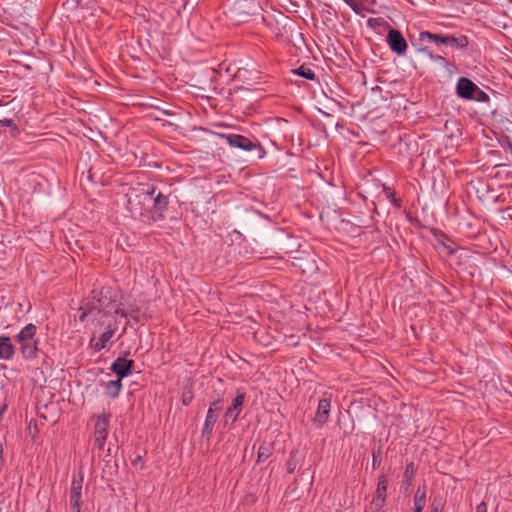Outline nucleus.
Returning <instances> with one entry per match:
<instances>
[{
	"instance_id": "nucleus-1",
	"label": "nucleus",
	"mask_w": 512,
	"mask_h": 512,
	"mask_svg": "<svg viewBox=\"0 0 512 512\" xmlns=\"http://www.w3.org/2000/svg\"><path fill=\"white\" fill-rule=\"evenodd\" d=\"M119 302V292L111 287H103L100 291H92V300L84 303L79 311L81 312L79 319L84 322L99 316L100 314L120 315L127 317L128 313L121 308Z\"/></svg>"
},
{
	"instance_id": "nucleus-2",
	"label": "nucleus",
	"mask_w": 512,
	"mask_h": 512,
	"mask_svg": "<svg viewBox=\"0 0 512 512\" xmlns=\"http://www.w3.org/2000/svg\"><path fill=\"white\" fill-rule=\"evenodd\" d=\"M92 326L91 338L89 341L90 347L95 352H100L104 349H109L110 341L118 330V322L115 316L110 314H100L97 317L85 319Z\"/></svg>"
},
{
	"instance_id": "nucleus-3",
	"label": "nucleus",
	"mask_w": 512,
	"mask_h": 512,
	"mask_svg": "<svg viewBox=\"0 0 512 512\" xmlns=\"http://www.w3.org/2000/svg\"><path fill=\"white\" fill-rule=\"evenodd\" d=\"M35 334L36 326L29 323L16 335V341L20 343V350L25 359H33L37 355L38 341Z\"/></svg>"
},
{
	"instance_id": "nucleus-4",
	"label": "nucleus",
	"mask_w": 512,
	"mask_h": 512,
	"mask_svg": "<svg viewBox=\"0 0 512 512\" xmlns=\"http://www.w3.org/2000/svg\"><path fill=\"white\" fill-rule=\"evenodd\" d=\"M456 94L466 100L482 101L487 95L470 79L460 77L456 84Z\"/></svg>"
},
{
	"instance_id": "nucleus-5",
	"label": "nucleus",
	"mask_w": 512,
	"mask_h": 512,
	"mask_svg": "<svg viewBox=\"0 0 512 512\" xmlns=\"http://www.w3.org/2000/svg\"><path fill=\"white\" fill-rule=\"evenodd\" d=\"M110 423V416L107 414H100L96 418L94 428V442L98 449H103L108 436V429Z\"/></svg>"
},
{
	"instance_id": "nucleus-6",
	"label": "nucleus",
	"mask_w": 512,
	"mask_h": 512,
	"mask_svg": "<svg viewBox=\"0 0 512 512\" xmlns=\"http://www.w3.org/2000/svg\"><path fill=\"white\" fill-rule=\"evenodd\" d=\"M388 485V477L385 474L380 475L375 496L371 501V508L376 512H381L385 506Z\"/></svg>"
},
{
	"instance_id": "nucleus-7",
	"label": "nucleus",
	"mask_w": 512,
	"mask_h": 512,
	"mask_svg": "<svg viewBox=\"0 0 512 512\" xmlns=\"http://www.w3.org/2000/svg\"><path fill=\"white\" fill-rule=\"evenodd\" d=\"M82 484H83V475L79 474V477L75 476L72 478L71 488H70V505L73 512H81L82 506Z\"/></svg>"
},
{
	"instance_id": "nucleus-8",
	"label": "nucleus",
	"mask_w": 512,
	"mask_h": 512,
	"mask_svg": "<svg viewBox=\"0 0 512 512\" xmlns=\"http://www.w3.org/2000/svg\"><path fill=\"white\" fill-rule=\"evenodd\" d=\"M330 409L331 395L327 396V394H325L318 402L317 411L313 419V423L316 428H321L327 423L330 415Z\"/></svg>"
},
{
	"instance_id": "nucleus-9",
	"label": "nucleus",
	"mask_w": 512,
	"mask_h": 512,
	"mask_svg": "<svg viewBox=\"0 0 512 512\" xmlns=\"http://www.w3.org/2000/svg\"><path fill=\"white\" fill-rule=\"evenodd\" d=\"M143 196L144 200H153L154 211L158 214V218H162L163 213L167 209L169 203L167 196L161 192L156 193V188L154 187H151L145 193H143Z\"/></svg>"
},
{
	"instance_id": "nucleus-10",
	"label": "nucleus",
	"mask_w": 512,
	"mask_h": 512,
	"mask_svg": "<svg viewBox=\"0 0 512 512\" xmlns=\"http://www.w3.org/2000/svg\"><path fill=\"white\" fill-rule=\"evenodd\" d=\"M246 393L243 390H237V395L232 400L230 407L226 410L224 417L225 422L230 420L232 423L236 422L240 412L243 409Z\"/></svg>"
},
{
	"instance_id": "nucleus-11",
	"label": "nucleus",
	"mask_w": 512,
	"mask_h": 512,
	"mask_svg": "<svg viewBox=\"0 0 512 512\" xmlns=\"http://www.w3.org/2000/svg\"><path fill=\"white\" fill-rule=\"evenodd\" d=\"M387 43L391 51L397 55H404L408 47L403 35L396 29H391L388 32Z\"/></svg>"
},
{
	"instance_id": "nucleus-12",
	"label": "nucleus",
	"mask_w": 512,
	"mask_h": 512,
	"mask_svg": "<svg viewBox=\"0 0 512 512\" xmlns=\"http://www.w3.org/2000/svg\"><path fill=\"white\" fill-rule=\"evenodd\" d=\"M231 147L239 148L244 151H252L258 147V143L239 134L222 135Z\"/></svg>"
},
{
	"instance_id": "nucleus-13",
	"label": "nucleus",
	"mask_w": 512,
	"mask_h": 512,
	"mask_svg": "<svg viewBox=\"0 0 512 512\" xmlns=\"http://www.w3.org/2000/svg\"><path fill=\"white\" fill-rule=\"evenodd\" d=\"M438 44H443L446 46H451L457 50H463L469 45V39L466 35H450V34H439L438 35Z\"/></svg>"
},
{
	"instance_id": "nucleus-14",
	"label": "nucleus",
	"mask_w": 512,
	"mask_h": 512,
	"mask_svg": "<svg viewBox=\"0 0 512 512\" xmlns=\"http://www.w3.org/2000/svg\"><path fill=\"white\" fill-rule=\"evenodd\" d=\"M438 35L429 31H422L419 33L418 39L413 46L416 47V51L420 54L428 53L430 43L438 44Z\"/></svg>"
},
{
	"instance_id": "nucleus-15",
	"label": "nucleus",
	"mask_w": 512,
	"mask_h": 512,
	"mask_svg": "<svg viewBox=\"0 0 512 512\" xmlns=\"http://www.w3.org/2000/svg\"><path fill=\"white\" fill-rule=\"evenodd\" d=\"M134 361L132 359H126L118 357L111 365V370L119 377V379L125 378L132 373V366Z\"/></svg>"
},
{
	"instance_id": "nucleus-16",
	"label": "nucleus",
	"mask_w": 512,
	"mask_h": 512,
	"mask_svg": "<svg viewBox=\"0 0 512 512\" xmlns=\"http://www.w3.org/2000/svg\"><path fill=\"white\" fill-rule=\"evenodd\" d=\"M218 402H213L207 410L206 419L202 429V435L209 437L219 416V408L214 407Z\"/></svg>"
},
{
	"instance_id": "nucleus-17",
	"label": "nucleus",
	"mask_w": 512,
	"mask_h": 512,
	"mask_svg": "<svg viewBox=\"0 0 512 512\" xmlns=\"http://www.w3.org/2000/svg\"><path fill=\"white\" fill-rule=\"evenodd\" d=\"M15 348L7 336H0V359L10 360L13 358Z\"/></svg>"
},
{
	"instance_id": "nucleus-18",
	"label": "nucleus",
	"mask_w": 512,
	"mask_h": 512,
	"mask_svg": "<svg viewBox=\"0 0 512 512\" xmlns=\"http://www.w3.org/2000/svg\"><path fill=\"white\" fill-rule=\"evenodd\" d=\"M426 505L425 487H419L414 495V512H423Z\"/></svg>"
},
{
	"instance_id": "nucleus-19",
	"label": "nucleus",
	"mask_w": 512,
	"mask_h": 512,
	"mask_svg": "<svg viewBox=\"0 0 512 512\" xmlns=\"http://www.w3.org/2000/svg\"><path fill=\"white\" fill-rule=\"evenodd\" d=\"M122 389L121 379L111 380L105 386V393L108 397L114 399L117 398Z\"/></svg>"
},
{
	"instance_id": "nucleus-20",
	"label": "nucleus",
	"mask_w": 512,
	"mask_h": 512,
	"mask_svg": "<svg viewBox=\"0 0 512 512\" xmlns=\"http://www.w3.org/2000/svg\"><path fill=\"white\" fill-rule=\"evenodd\" d=\"M274 446L273 443L264 441L261 443L258 449L257 462L261 463L266 461L273 453Z\"/></svg>"
},
{
	"instance_id": "nucleus-21",
	"label": "nucleus",
	"mask_w": 512,
	"mask_h": 512,
	"mask_svg": "<svg viewBox=\"0 0 512 512\" xmlns=\"http://www.w3.org/2000/svg\"><path fill=\"white\" fill-rule=\"evenodd\" d=\"M292 73L307 80H314L316 78L314 71L305 65H301L300 67L293 69Z\"/></svg>"
},
{
	"instance_id": "nucleus-22",
	"label": "nucleus",
	"mask_w": 512,
	"mask_h": 512,
	"mask_svg": "<svg viewBox=\"0 0 512 512\" xmlns=\"http://www.w3.org/2000/svg\"><path fill=\"white\" fill-rule=\"evenodd\" d=\"M0 126L9 128L11 137L15 138L19 135L20 130L13 119L3 118L0 119Z\"/></svg>"
},
{
	"instance_id": "nucleus-23",
	"label": "nucleus",
	"mask_w": 512,
	"mask_h": 512,
	"mask_svg": "<svg viewBox=\"0 0 512 512\" xmlns=\"http://www.w3.org/2000/svg\"><path fill=\"white\" fill-rule=\"evenodd\" d=\"M445 500L442 496H435L430 506V512H442Z\"/></svg>"
},
{
	"instance_id": "nucleus-24",
	"label": "nucleus",
	"mask_w": 512,
	"mask_h": 512,
	"mask_svg": "<svg viewBox=\"0 0 512 512\" xmlns=\"http://www.w3.org/2000/svg\"><path fill=\"white\" fill-rule=\"evenodd\" d=\"M423 55L427 56L433 62H436L444 67L448 65V61L441 55L433 54L430 50L428 53H423Z\"/></svg>"
},
{
	"instance_id": "nucleus-25",
	"label": "nucleus",
	"mask_w": 512,
	"mask_h": 512,
	"mask_svg": "<svg viewBox=\"0 0 512 512\" xmlns=\"http://www.w3.org/2000/svg\"><path fill=\"white\" fill-rule=\"evenodd\" d=\"M296 452L293 451L290 453V457L287 461V470L289 473H293L297 467V460L295 459Z\"/></svg>"
},
{
	"instance_id": "nucleus-26",
	"label": "nucleus",
	"mask_w": 512,
	"mask_h": 512,
	"mask_svg": "<svg viewBox=\"0 0 512 512\" xmlns=\"http://www.w3.org/2000/svg\"><path fill=\"white\" fill-rule=\"evenodd\" d=\"M381 458H382V455H381L380 449L378 451L373 452V454H372V468L373 469H377L380 466Z\"/></svg>"
},
{
	"instance_id": "nucleus-27",
	"label": "nucleus",
	"mask_w": 512,
	"mask_h": 512,
	"mask_svg": "<svg viewBox=\"0 0 512 512\" xmlns=\"http://www.w3.org/2000/svg\"><path fill=\"white\" fill-rule=\"evenodd\" d=\"M353 11H355L357 14H359L362 10V5L354 0H344Z\"/></svg>"
},
{
	"instance_id": "nucleus-28",
	"label": "nucleus",
	"mask_w": 512,
	"mask_h": 512,
	"mask_svg": "<svg viewBox=\"0 0 512 512\" xmlns=\"http://www.w3.org/2000/svg\"><path fill=\"white\" fill-rule=\"evenodd\" d=\"M387 197L395 207H400L399 201L395 198V192L391 189L386 190Z\"/></svg>"
},
{
	"instance_id": "nucleus-29",
	"label": "nucleus",
	"mask_w": 512,
	"mask_h": 512,
	"mask_svg": "<svg viewBox=\"0 0 512 512\" xmlns=\"http://www.w3.org/2000/svg\"><path fill=\"white\" fill-rule=\"evenodd\" d=\"M193 400V395L191 393L183 394L182 396V403L183 405L187 406L189 405Z\"/></svg>"
},
{
	"instance_id": "nucleus-30",
	"label": "nucleus",
	"mask_w": 512,
	"mask_h": 512,
	"mask_svg": "<svg viewBox=\"0 0 512 512\" xmlns=\"http://www.w3.org/2000/svg\"><path fill=\"white\" fill-rule=\"evenodd\" d=\"M476 512H487V505L485 502H481L476 507Z\"/></svg>"
},
{
	"instance_id": "nucleus-31",
	"label": "nucleus",
	"mask_w": 512,
	"mask_h": 512,
	"mask_svg": "<svg viewBox=\"0 0 512 512\" xmlns=\"http://www.w3.org/2000/svg\"><path fill=\"white\" fill-rule=\"evenodd\" d=\"M412 473H413V463H410L406 466L405 477L408 478L409 474H412Z\"/></svg>"
},
{
	"instance_id": "nucleus-32",
	"label": "nucleus",
	"mask_w": 512,
	"mask_h": 512,
	"mask_svg": "<svg viewBox=\"0 0 512 512\" xmlns=\"http://www.w3.org/2000/svg\"><path fill=\"white\" fill-rule=\"evenodd\" d=\"M2 455H3V447H2V444L0 443V460L2 459Z\"/></svg>"
},
{
	"instance_id": "nucleus-33",
	"label": "nucleus",
	"mask_w": 512,
	"mask_h": 512,
	"mask_svg": "<svg viewBox=\"0 0 512 512\" xmlns=\"http://www.w3.org/2000/svg\"><path fill=\"white\" fill-rule=\"evenodd\" d=\"M508 210L510 211V213H509V215H508V216H509V219L512 221V208H509Z\"/></svg>"
},
{
	"instance_id": "nucleus-34",
	"label": "nucleus",
	"mask_w": 512,
	"mask_h": 512,
	"mask_svg": "<svg viewBox=\"0 0 512 512\" xmlns=\"http://www.w3.org/2000/svg\"><path fill=\"white\" fill-rule=\"evenodd\" d=\"M6 408H7V406H6V405H4V406L1 408L0 414H2Z\"/></svg>"
},
{
	"instance_id": "nucleus-35",
	"label": "nucleus",
	"mask_w": 512,
	"mask_h": 512,
	"mask_svg": "<svg viewBox=\"0 0 512 512\" xmlns=\"http://www.w3.org/2000/svg\"><path fill=\"white\" fill-rule=\"evenodd\" d=\"M140 460H141V458H140V457H138V458L135 460L134 465H136V462H139Z\"/></svg>"
},
{
	"instance_id": "nucleus-36",
	"label": "nucleus",
	"mask_w": 512,
	"mask_h": 512,
	"mask_svg": "<svg viewBox=\"0 0 512 512\" xmlns=\"http://www.w3.org/2000/svg\"><path fill=\"white\" fill-rule=\"evenodd\" d=\"M47 512H49V511H47Z\"/></svg>"
}]
</instances>
